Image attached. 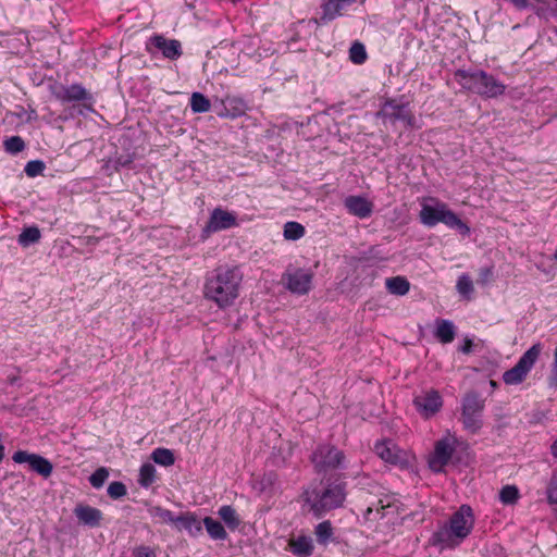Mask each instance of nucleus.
Wrapping results in <instances>:
<instances>
[{"instance_id": "obj_44", "label": "nucleus", "mask_w": 557, "mask_h": 557, "mask_svg": "<svg viewBox=\"0 0 557 557\" xmlns=\"http://www.w3.org/2000/svg\"><path fill=\"white\" fill-rule=\"evenodd\" d=\"M492 277H493V268L492 267L481 268L479 271L478 283L481 285H486L487 283H490Z\"/></svg>"}, {"instance_id": "obj_3", "label": "nucleus", "mask_w": 557, "mask_h": 557, "mask_svg": "<svg viewBox=\"0 0 557 557\" xmlns=\"http://www.w3.org/2000/svg\"><path fill=\"white\" fill-rule=\"evenodd\" d=\"M301 498L308 510L315 517L321 518L326 512L339 508L346 499L344 484H329L325 488L319 490L308 486L304 490Z\"/></svg>"}, {"instance_id": "obj_15", "label": "nucleus", "mask_w": 557, "mask_h": 557, "mask_svg": "<svg viewBox=\"0 0 557 557\" xmlns=\"http://www.w3.org/2000/svg\"><path fill=\"white\" fill-rule=\"evenodd\" d=\"M237 225L236 214L215 208L207 222L203 232L207 234L215 233L219 231L227 230Z\"/></svg>"}, {"instance_id": "obj_25", "label": "nucleus", "mask_w": 557, "mask_h": 557, "mask_svg": "<svg viewBox=\"0 0 557 557\" xmlns=\"http://www.w3.org/2000/svg\"><path fill=\"white\" fill-rule=\"evenodd\" d=\"M223 106L226 111V113H222L221 115L224 116H238L244 114L246 106L243 99L235 98V97H226L223 100Z\"/></svg>"}, {"instance_id": "obj_11", "label": "nucleus", "mask_w": 557, "mask_h": 557, "mask_svg": "<svg viewBox=\"0 0 557 557\" xmlns=\"http://www.w3.org/2000/svg\"><path fill=\"white\" fill-rule=\"evenodd\" d=\"M313 273L304 269L286 272L282 276L285 287L293 294L306 295L312 287Z\"/></svg>"}, {"instance_id": "obj_29", "label": "nucleus", "mask_w": 557, "mask_h": 557, "mask_svg": "<svg viewBox=\"0 0 557 557\" xmlns=\"http://www.w3.org/2000/svg\"><path fill=\"white\" fill-rule=\"evenodd\" d=\"M151 459L163 467L173 466L175 462V456L171 449L159 447L151 453Z\"/></svg>"}, {"instance_id": "obj_23", "label": "nucleus", "mask_w": 557, "mask_h": 557, "mask_svg": "<svg viewBox=\"0 0 557 557\" xmlns=\"http://www.w3.org/2000/svg\"><path fill=\"white\" fill-rule=\"evenodd\" d=\"M385 286L389 294L396 296H404L410 289V283L404 276H394L387 278L385 282Z\"/></svg>"}, {"instance_id": "obj_19", "label": "nucleus", "mask_w": 557, "mask_h": 557, "mask_svg": "<svg viewBox=\"0 0 557 557\" xmlns=\"http://www.w3.org/2000/svg\"><path fill=\"white\" fill-rule=\"evenodd\" d=\"M149 44L160 50L164 58L177 60L183 51L182 45L176 39H168L162 35H154L149 39Z\"/></svg>"}, {"instance_id": "obj_26", "label": "nucleus", "mask_w": 557, "mask_h": 557, "mask_svg": "<svg viewBox=\"0 0 557 557\" xmlns=\"http://www.w3.org/2000/svg\"><path fill=\"white\" fill-rule=\"evenodd\" d=\"M203 525L211 539L225 540L227 537V532L220 521L211 517H206L203 519Z\"/></svg>"}, {"instance_id": "obj_35", "label": "nucleus", "mask_w": 557, "mask_h": 557, "mask_svg": "<svg viewBox=\"0 0 557 557\" xmlns=\"http://www.w3.org/2000/svg\"><path fill=\"white\" fill-rule=\"evenodd\" d=\"M368 58L363 44L355 41L349 49V59L355 64H363Z\"/></svg>"}, {"instance_id": "obj_5", "label": "nucleus", "mask_w": 557, "mask_h": 557, "mask_svg": "<svg viewBox=\"0 0 557 557\" xmlns=\"http://www.w3.org/2000/svg\"><path fill=\"white\" fill-rule=\"evenodd\" d=\"M420 221L430 227L437 223H444L450 228L458 230L463 236L470 234V227L443 202H438L436 206L423 205L420 211Z\"/></svg>"}, {"instance_id": "obj_37", "label": "nucleus", "mask_w": 557, "mask_h": 557, "mask_svg": "<svg viewBox=\"0 0 557 557\" xmlns=\"http://www.w3.org/2000/svg\"><path fill=\"white\" fill-rule=\"evenodd\" d=\"M457 290L460 295L470 298V295L473 293V283L469 275L462 274L459 276L457 281Z\"/></svg>"}, {"instance_id": "obj_43", "label": "nucleus", "mask_w": 557, "mask_h": 557, "mask_svg": "<svg viewBox=\"0 0 557 557\" xmlns=\"http://www.w3.org/2000/svg\"><path fill=\"white\" fill-rule=\"evenodd\" d=\"M44 170H45V164L42 161H39V160L29 161L25 166V173L29 177H35V176L41 174Z\"/></svg>"}, {"instance_id": "obj_33", "label": "nucleus", "mask_w": 557, "mask_h": 557, "mask_svg": "<svg viewBox=\"0 0 557 557\" xmlns=\"http://www.w3.org/2000/svg\"><path fill=\"white\" fill-rule=\"evenodd\" d=\"M317 541L320 544H326L333 536V527L331 521L325 520L320 522L314 530Z\"/></svg>"}, {"instance_id": "obj_18", "label": "nucleus", "mask_w": 557, "mask_h": 557, "mask_svg": "<svg viewBox=\"0 0 557 557\" xmlns=\"http://www.w3.org/2000/svg\"><path fill=\"white\" fill-rule=\"evenodd\" d=\"M396 511L397 506L394 504L393 499L389 496H384L376 502L370 503L363 516L366 520L373 521L383 519L387 515L395 513Z\"/></svg>"}, {"instance_id": "obj_39", "label": "nucleus", "mask_w": 557, "mask_h": 557, "mask_svg": "<svg viewBox=\"0 0 557 557\" xmlns=\"http://www.w3.org/2000/svg\"><path fill=\"white\" fill-rule=\"evenodd\" d=\"M4 147L8 152L18 153L25 148V143L20 136H12L4 141Z\"/></svg>"}, {"instance_id": "obj_50", "label": "nucleus", "mask_w": 557, "mask_h": 557, "mask_svg": "<svg viewBox=\"0 0 557 557\" xmlns=\"http://www.w3.org/2000/svg\"><path fill=\"white\" fill-rule=\"evenodd\" d=\"M552 454L555 458H557V438L554 441L553 445H552Z\"/></svg>"}, {"instance_id": "obj_22", "label": "nucleus", "mask_w": 557, "mask_h": 557, "mask_svg": "<svg viewBox=\"0 0 557 557\" xmlns=\"http://www.w3.org/2000/svg\"><path fill=\"white\" fill-rule=\"evenodd\" d=\"M292 552L298 557H308L313 553L312 540L308 536H298L289 541Z\"/></svg>"}, {"instance_id": "obj_41", "label": "nucleus", "mask_w": 557, "mask_h": 557, "mask_svg": "<svg viewBox=\"0 0 557 557\" xmlns=\"http://www.w3.org/2000/svg\"><path fill=\"white\" fill-rule=\"evenodd\" d=\"M108 495L113 499H119L126 495L127 490L124 483L114 481L108 486Z\"/></svg>"}, {"instance_id": "obj_45", "label": "nucleus", "mask_w": 557, "mask_h": 557, "mask_svg": "<svg viewBox=\"0 0 557 557\" xmlns=\"http://www.w3.org/2000/svg\"><path fill=\"white\" fill-rule=\"evenodd\" d=\"M549 7L550 5H546V7H536L534 5L532 2H531V5L529 8H532L534 10V13L540 17V18H545L547 20L550 14H549Z\"/></svg>"}, {"instance_id": "obj_49", "label": "nucleus", "mask_w": 557, "mask_h": 557, "mask_svg": "<svg viewBox=\"0 0 557 557\" xmlns=\"http://www.w3.org/2000/svg\"><path fill=\"white\" fill-rule=\"evenodd\" d=\"M472 349V341L466 339L463 346L461 347V351L463 354H469Z\"/></svg>"}, {"instance_id": "obj_31", "label": "nucleus", "mask_w": 557, "mask_h": 557, "mask_svg": "<svg viewBox=\"0 0 557 557\" xmlns=\"http://www.w3.org/2000/svg\"><path fill=\"white\" fill-rule=\"evenodd\" d=\"M41 237L40 231L37 226H29L22 231L18 235V243L23 247H28L32 244L39 242Z\"/></svg>"}, {"instance_id": "obj_42", "label": "nucleus", "mask_w": 557, "mask_h": 557, "mask_svg": "<svg viewBox=\"0 0 557 557\" xmlns=\"http://www.w3.org/2000/svg\"><path fill=\"white\" fill-rule=\"evenodd\" d=\"M547 503L557 505V472H554L546 488Z\"/></svg>"}, {"instance_id": "obj_40", "label": "nucleus", "mask_w": 557, "mask_h": 557, "mask_svg": "<svg viewBox=\"0 0 557 557\" xmlns=\"http://www.w3.org/2000/svg\"><path fill=\"white\" fill-rule=\"evenodd\" d=\"M108 470L101 467L89 476V482L95 488H100L108 479Z\"/></svg>"}, {"instance_id": "obj_24", "label": "nucleus", "mask_w": 557, "mask_h": 557, "mask_svg": "<svg viewBox=\"0 0 557 557\" xmlns=\"http://www.w3.org/2000/svg\"><path fill=\"white\" fill-rule=\"evenodd\" d=\"M435 336L443 344L451 343L455 338L454 324L448 320H438Z\"/></svg>"}, {"instance_id": "obj_10", "label": "nucleus", "mask_w": 557, "mask_h": 557, "mask_svg": "<svg viewBox=\"0 0 557 557\" xmlns=\"http://www.w3.org/2000/svg\"><path fill=\"white\" fill-rule=\"evenodd\" d=\"M374 453L386 463L406 468L410 463V455L398 447L391 440H385L375 443Z\"/></svg>"}, {"instance_id": "obj_20", "label": "nucleus", "mask_w": 557, "mask_h": 557, "mask_svg": "<svg viewBox=\"0 0 557 557\" xmlns=\"http://www.w3.org/2000/svg\"><path fill=\"white\" fill-rule=\"evenodd\" d=\"M73 512L79 523L90 528L99 527L103 518V513L100 509L82 503L75 506Z\"/></svg>"}, {"instance_id": "obj_48", "label": "nucleus", "mask_w": 557, "mask_h": 557, "mask_svg": "<svg viewBox=\"0 0 557 557\" xmlns=\"http://www.w3.org/2000/svg\"><path fill=\"white\" fill-rule=\"evenodd\" d=\"M553 380L557 384V348L555 349V352H554Z\"/></svg>"}, {"instance_id": "obj_36", "label": "nucleus", "mask_w": 557, "mask_h": 557, "mask_svg": "<svg viewBox=\"0 0 557 557\" xmlns=\"http://www.w3.org/2000/svg\"><path fill=\"white\" fill-rule=\"evenodd\" d=\"M519 497V490L516 485H506L499 492V499L505 505L516 504Z\"/></svg>"}, {"instance_id": "obj_6", "label": "nucleus", "mask_w": 557, "mask_h": 557, "mask_svg": "<svg viewBox=\"0 0 557 557\" xmlns=\"http://www.w3.org/2000/svg\"><path fill=\"white\" fill-rule=\"evenodd\" d=\"M461 422L469 433H478L483 425V411L485 400L478 393L470 392L465 395L461 404Z\"/></svg>"}, {"instance_id": "obj_4", "label": "nucleus", "mask_w": 557, "mask_h": 557, "mask_svg": "<svg viewBox=\"0 0 557 557\" xmlns=\"http://www.w3.org/2000/svg\"><path fill=\"white\" fill-rule=\"evenodd\" d=\"M454 78L463 89L483 98H496L506 90L505 84L483 70H457Z\"/></svg>"}, {"instance_id": "obj_2", "label": "nucleus", "mask_w": 557, "mask_h": 557, "mask_svg": "<svg viewBox=\"0 0 557 557\" xmlns=\"http://www.w3.org/2000/svg\"><path fill=\"white\" fill-rule=\"evenodd\" d=\"M474 524L473 511L470 506L462 505L453 513L448 523L440 527L430 540L434 546L455 548L471 533Z\"/></svg>"}, {"instance_id": "obj_14", "label": "nucleus", "mask_w": 557, "mask_h": 557, "mask_svg": "<svg viewBox=\"0 0 557 557\" xmlns=\"http://www.w3.org/2000/svg\"><path fill=\"white\" fill-rule=\"evenodd\" d=\"M12 460L15 463H28L30 470L35 471L44 478L50 476L53 470V466L48 459L26 450L15 451L12 456Z\"/></svg>"}, {"instance_id": "obj_46", "label": "nucleus", "mask_w": 557, "mask_h": 557, "mask_svg": "<svg viewBox=\"0 0 557 557\" xmlns=\"http://www.w3.org/2000/svg\"><path fill=\"white\" fill-rule=\"evenodd\" d=\"M537 3H542L544 5L549 7L550 16L557 17V0H534Z\"/></svg>"}, {"instance_id": "obj_7", "label": "nucleus", "mask_w": 557, "mask_h": 557, "mask_svg": "<svg viewBox=\"0 0 557 557\" xmlns=\"http://www.w3.org/2000/svg\"><path fill=\"white\" fill-rule=\"evenodd\" d=\"M542 351L541 344H534L530 347L518 360V362L511 369L507 370L503 374V381L507 385H517L522 383L534 363L539 359Z\"/></svg>"}, {"instance_id": "obj_1", "label": "nucleus", "mask_w": 557, "mask_h": 557, "mask_svg": "<svg viewBox=\"0 0 557 557\" xmlns=\"http://www.w3.org/2000/svg\"><path fill=\"white\" fill-rule=\"evenodd\" d=\"M243 278L238 265H220L206 276L203 296L220 309L228 308L239 296Z\"/></svg>"}, {"instance_id": "obj_9", "label": "nucleus", "mask_w": 557, "mask_h": 557, "mask_svg": "<svg viewBox=\"0 0 557 557\" xmlns=\"http://www.w3.org/2000/svg\"><path fill=\"white\" fill-rule=\"evenodd\" d=\"M345 455L342 450L331 445H320L313 451L311 461L317 472H327L338 468Z\"/></svg>"}, {"instance_id": "obj_8", "label": "nucleus", "mask_w": 557, "mask_h": 557, "mask_svg": "<svg viewBox=\"0 0 557 557\" xmlns=\"http://www.w3.org/2000/svg\"><path fill=\"white\" fill-rule=\"evenodd\" d=\"M377 116L384 122L395 124L400 121L407 127H413L416 124L414 114L409 109V103H404L397 99H386L377 112Z\"/></svg>"}, {"instance_id": "obj_12", "label": "nucleus", "mask_w": 557, "mask_h": 557, "mask_svg": "<svg viewBox=\"0 0 557 557\" xmlns=\"http://www.w3.org/2000/svg\"><path fill=\"white\" fill-rule=\"evenodd\" d=\"M413 405L421 417L429 419L442 409L443 399L437 391L431 388L417 395Z\"/></svg>"}, {"instance_id": "obj_32", "label": "nucleus", "mask_w": 557, "mask_h": 557, "mask_svg": "<svg viewBox=\"0 0 557 557\" xmlns=\"http://www.w3.org/2000/svg\"><path fill=\"white\" fill-rule=\"evenodd\" d=\"M190 108L195 113H205L210 110L211 103L202 94L194 92L190 98Z\"/></svg>"}, {"instance_id": "obj_27", "label": "nucleus", "mask_w": 557, "mask_h": 557, "mask_svg": "<svg viewBox=\"0 0 557 557\" xmlns=\"http://www.w3.org/2000/svg\"><path fill=\"white\" fill-rule=\"evenodd\" d=\"M219 516L224 521V523L227 525L228 529L235 530L240 524V519L235 510L230 505H224L220 507L219 509Z\"/></svg>"}, {"instance_id": "obj_13", "label": "nucleus", "mask_w": 557, "mask_h": 557, "mask_svg": "<svg viewBox=\"0 0 557 557\" xmlns=\"http://www.w3.org/2000/svg\"><path fill=\"white\" fill-rule=\"evenodd\" d=\"M53 95L61 102L87 101L84 107L92 110L94 98L81 84L60 85L53 90Z\"/></svg>"}, {"instance_id": "obj_38", "label": "nucleus", "mask_w": 557, "mask_h": 557, "mask_svg": "<svg viewBox=\"0 0 557 557\" xmlns=\"http://www.w3.org/2000/svg\"><path fill=\"white\" fill-rule=\"evenodd\" d=\"M150 513L163 523H176V517H174L173 512L169 509L156 506L150 509Z\"/></svg>"}, {"instance_id": "obj_47", "label": "nucleus", "mask_w": 557, "mask_h": 557, "mask_svg": "<svg viewBox=\"0 0 557 557\" xmlns=\"http://www.w3.org/2000/svg\"><path fill=\"white\" fill-rule=\"evenodd\" d=\"M133 557H156V554L148 547H139L134 550Z\"/></svg>"}, {"instance_id": "obj_16", "label": "nucleus", "mask_w": 557, "mask_h": 557, "mask_svg": "<svg viewBox=\"0 0 557 557\" xmlns=\"http://www.w3.org/2000/svg\"><path fill=\"white\" fill-rule=\"evenodd\" d=\"M455 448L447 440H440L435 443L434 451L429 459V467L434 472H441L449 462Z\"/></svg>"}, {"instance_id": "obj_51", "label": "nucleus", "mask_w": 557, "mask_h": 557, "mask_svg": "<svg viewBox=\"0 0 557 557\" xmlns=\"http://www.w3.org/2000/svg\"><path fill=\"white\" fill-rule=\"evenodd\" d=\"M5 457V447L4 445H0V462L4 459Z\"/></svg>"}, {"instance_id": "obj_28", "label": "nucleus", "mask_w": 557, "mask_h": 557, "mask_svg": "<svg viewBox=\"0 0 557 557\" xmlns=\"http://www.w3.org/2000/svg\"><path fill=\"white\" fill-rule=\"evenodd\" d=\"M156 479H157L156 467L150 462L144 463L139 469V478H138L139 485L147 488L156 482Z\"/></svg>"}, {"instance_id": "obj_17", "label": "nucleus", "mask_w": 557, "mask_h": 557, "mask_svg": "<svg viewBox=\"0 0 557 557\" xmlns=\"http://www.w3.org/2000/svg\"><path fill=\"white\" fill-rule=\"evenodd\" d=\"M356 2L357 0H324L321 4L322 13L320 20L323 23L334 21L345 15Z\"/></svg>"}, {"instance_id": "obj_21", "label": "nucleus", "mask_w": 557, "mask_h": 557, "mask_svg": "<svg viewBox=\"0 0 557 557\" xmlns=\"http://www.w3.org/2000/svg\"><path fill=\"white\" fill-rule=\"evenodd\" d=\"M344 205L350 214L359 219L369 218L373 212V203L361 196H348Z\"/></svg>"}, {"instance_id": "obj_34", "label": "nucleus", "mask_w": 557, "mask_h": 557, "mask_svg": "<svg viewBox=\"0 0 557 557\" xmlns=\"http://www.w3.org/2000/svg\"><path fill=\"white\" fill-rule=\"evenodd\" d=\"M284 237L287 240H297L305 235V227L298 222H287L284 225Z\"/></svg>"}, {"instance_id": "obj_52", "label": "nucleus", "mask_w": 557, "mask_h": 557, "mask_svg": "<svg viewBox=\"0 0 557 557\" xmlns=\"http://www.w3.org/2000/svg\"><path fill=\"white\" fill-rule=\"evenodd\" d=\"M99 242V238L97 237H88L87 243L88 244H97Z\"/></svg>"}, {"instance_id": "obj_53", "label": "nucleus", "mask_w": 557, "mask_h": 557, "mask_svg": "<svg viewBox=\"0 0 557 557\" xmlns=\"http://www.w3.org/2000/svg\"><path fill=\"white\" fill-rule=\"evenodd\" d=\"M554 258L557 260V251L555 252Z\"/></svg>"}, {"instance_id": "obj_30", "label": "nucleus", "mask_w": 557, "mask_h": 557, "mask_svg": "<svg viewBox=\"0 0 557 557\" xmlns=\"http://www.w3.org/2000/svg\"><path fill=\"white\" fill-rule=\"evenodd\" d=\"M175 524H180V528L185 529L190 533H194V531L199 533L201 531V523L191 513H183L176 517Z\"/></svg>"}]
</instances>
